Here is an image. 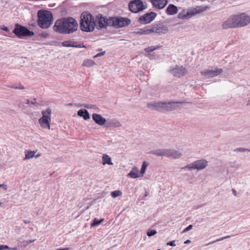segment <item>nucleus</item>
<instances>
[{"label": "nucleus", "instance_id": "5fc2aeb1", "mask_svg": "<svg viewBox=\"0 0 250 250\" xmlns=\"http://www.w3.org/2000/svg\"><path fill=\"white\" fill-rule=\"evenodd\" d=\"M232 193H233V194L235 196H236V195H237L236 191L234 189H232Z\"/></svg>", "mask_w": 250, "mask_h": 250}, {"label": "nucleus", "instance_id": "c9c22d12", "mask_svg": "<svg viewBox=\"0 0 250 250\" xmlns=\"http://www.w3.org/2000/svg\"><path fill=\"white\" fill-rule=\"evenodd\" d=\"M198 13V12L197 11V9L196 7V8H194V9H193L191 12H188L187 15L188 16H189V17H191Z\"/></svg>", "mask_w": 250, "mask_h": 250}, {"label": "nucleus", "instance_id": "f3484780", "mask_svg": "<svg viewBox=\"0 0 250 250\" xmlns=\"http://www.w3.org/2000/svg\"><path fill=\"white\" fill-rule=\"evenodd\" d=\"M208 162L205 159L196 160L193 162L195 169L202 170L204 169L208 166Z\"/></svg>", "mask_w": 250, "mask_h": 250}, {"label": "nucleus", "instance_id": "8fccbe9b", "mask_svg": "<svg viewBox=\"0 0 250 250\" xmlns=\"http://www.w3.org/2000/svg\"><path fill=\"white\" fill-rule=\"evenodd\" d=\"M0 248L2 250L4 249H11V248L7 245H0Z\"/></svg>", "mask_w": 250, "mask_h": 250}, {"label": "nucleus", "instance_id": "1a4fd4ad", "mask_svg": "<svg viewBox=\"0 0 250 250\" xmlns=\"http://www.w3.org/2000/svg\"><path fill=\"white\" fill-rule=\"evenodd\" d=\"M95 20H96L97 28L98 29L106 28L107 26H110L109 18L107 19L105 16H103L101 14H98L96 16V18H95Z\"/></svg>", "mask_w": 250, "mask_h": 250}, {"label": "nucleus", "instance_id": "680f3d73", "mask_svg": "<svg viewBox=\"0 0 250 250\" xmlns=\"http://www.w3.org/2000/svg\"><path fill=\"white\" fill-rule=\"evenodd\" d=\"M247 105H250V98H249V99L248 101V103H247Z\"/></svg>", "mask_w": 250, "mask_h": 250}, {"label": "nucleus", "instance_id": "de8ad7c7", "mask_svg": "<svg viewBox=\"0 0 250 250\" xmlns=\"http://www.w3.org/2000/svg\"><path fill=\"white\" fill-rule=\"evenodd\" d=\"M167 245L170 246H173V247L176 246V245L175 244V241L174 240H173V241H170V242L167 243Z\"/></svg>", "mask_w": 250, "mask_h": 250}, {"label": "nucleus", "instance_id": "4468645a", "mask_svg": "<svg viewBox=\"0 0 250 250\" xmlns=\"http://www.w3.org/2000/svg\"><path fill=\"white\" fill-rule=\"evenodd\" d=\"M223 72L222 69H216L215 70L205 69L201 71L202 75L204 76L205 78L208 79L218 76Z\"/></svg>", "mask_w": 250, "mask_h": 250}, {"label": "nucleus", "instance_id": "473e14b6", "mask_svg": "<svg viewBox=\"0 0 250 250\" xmlns=\"http://www.w3.org/2000/svg\"><path fill=\"white\" fill-rule=\"evenodd\" d=\"M178 18L180 19H184L190 18L189 16H188L187 14H185V11H183L182 12H180L178 15Z\"/></svg>", "mask_w": 250, "mask_h": 250}, {"label": "nucleus", "instance_id": "c85d7f7f", "mask_svg": "<svg viewBox=\"0 0 250 250\" xmlns=\"http://www.w3.org/2000/svg\"><path fill=\"white\" fill-rule=\"evenodd\" d=\"M149 164L147 161H144L142 166L141 169L140 170V174L143 175L146 172V167Z\"/></svg>", "mask_w": 250, "mask_h": 250}, {"label": "nucleus", "instance_id": "c756f323", "mask_svg": "<svg viewBox=\"0 0 250 250\" xmlns=\"http://www.w3.org/2000/svg\"><path fill=\"white\" fill-rule=\"evenodd\" d=\"M121 125H122L119 121L114 120L110 121V125H109V126L117 127H120Z\"/></svg>", "mask_w": 250, "mask_h": 250}, {"label": "nucleus", "instance_id": "a19ab883", "mask_svg": "<svg viewBox=\"0 0 250 250\" xmlns=\"http://www.w3.org/2000/svg\"><path fill=\"white\" fill-rule=\"evenodd\" d=\"M83 107L88 108V109H97V107L96 105L94 104H84L83 105Z\"/></svg>", "mask_w": 250, "mask_h": 250}, {"label": "nucleus", "instance_id": "bf43d9fd", "mask_svg": "<svg viewBox=\"0 0 250 250\" xmlns=\"http://www.w3.org/2000/svg\"><path fill=\"white\" fill-rule=\"evenodd\" d=\"M41 154H37V155H35L34 157H35V158H38V157H39L40 156H41Z\"/></svg>", "mask_w": 250, "mask_h": 250}, {"label": "nucleus", "instance_id": "bb28decb", "mask_svg": "<svg viewBox=\"0 0 250 250\" xmlns=\"http://www.w3.org/2000/svg\"><path fill=\"white\" fill-rule=\"evenodd\" d=\"M36 153L35 151H25V158L24 160L29 159L34 157Z\"/></svg>", "mask_w": 250, "mask_h": 250}, {"label": "nucleus", "instance_id": "ea45409f", "mask_svg": "<svg viewBox=\"0 0 250 250\" xmlns=\"http://www.w3.org/2000/svg\"><path fill=\"white\" fill-rule=\"evenodd\" d=\"M235 152H244L245 151L250 152V150L247 148H244L242 147L237 148L234 150Z\"/></svg>", "mask_w": 250, "mask_h": 250}, {"label": "nucleus", "instance_id": "4d7b16f0", "mask_svg": "<svg viewBox=\"0 0 250 250\" xmlns=\"http://www.w3.org/2000/svg\"><path fill=\"white\" fill-rule=\"evenodd\" d=\"M190 242H191L190 240H186V241H185L184 242V244H189V243H190Z\"/></svg>", "mask_w": 250, "mask_h": 250}, {"label": "nucleus", "instance_id": "39448f33", "mask_svg": "<svg viewBox=\"0 0 250 250\" xmlns=\"http://www.w3.org/2000/svg\"><path fill=\"white\" fill-rule=\"evenodd\" d=\"M13 32L20 39H22L25 37H31L34 35V32L29 30L27 27L19 23L15 25Z\"/></svg>", "mask_w": 250, "mask_h": 250}, {"label": "nucleus", "instance_id": "7ed1b4c3", "mask_svg": "<svg viewBox=\"0 0 250 250\" xmlns=\"http://www.w3.org/2000/svg\"><path fill=\"white\" fill-rule=\"evenodd\" d=\"M96 26V20L94 17L88 12H83L81 15L80 28L84 32H90L94 31Z\"/></svg>", "mask_w": 250, "mask_h": 250}, {"label": "nucleus", "instance_id": "2eb2a0df", "mask_svg": "<svg viewBox=\"0 0 250 250\" xmlns=\"http://www.w3.org/2000/svg\"><path fill=\"white\" fill-rule=\"evenodd\" d=\"M147 107L151 110H156L159 111L163 112L164 102L148 103Z\"/></svg>", "mask_w": 250, "mask_h": 250}, {"label": "nucleus", "instance_id": "09e8293b", "mask_svg": "<svg viewBox=\"0 0 250 250\" xmlns=\"http://www.w3.org/2000/svg\"><path fill=\"white\" fill-rule=\"evenodd\" d=\"M0 28L3 30V31H6V32H9V29L6 27V26H1L0 27Z\"/></svg>", "mask_w": 250, "mask_h": 250}, {"label": "nucleus", "instance_id": "a878e982", "mask_svg": "<svg viewBox=\"0 0 250 250\" xmlns=\"http://www.w3.org/2000/svg\"><path fill=\"white\" fill-rule=\"evenodd\" d=\"M103 164L104 165L108 164L109 165H112L113 163L111 162V158L106 154H104L102 157Z\"/></svg>", "mask_w": 250, "mask_h": 250}, {"label": "nucleus", "instance_id": "7c9ffc66", "mask_svg": "<svg viewBox=\"0 0 250 250\" xmlns=\"http://www.w3.org/2000/svg\"><path fill=\"white\" fill-rule=\"evenodd\" d=\"M160 48L159 46H151L146 47L145 49L146 52L150 53Z\"/></svg>", "mask_w": 250, "mask_h": 250}, {"label": "nucleus", "instance_id": "79ce46f5", "mask_svg": "<svg viewBox=\"0 0 250 250\" xmlns=\"http://www.w3.org/2000/svg\"><path fill=\"white\" fill-rule=\"evenodd\" d=\"M157 231L154 229H149L147 231V235L150 237L155 235Z\"/></svg>", "mask_w": 250, "mask_h": 250}, {"label": "nucleus", "instance_id": "5701e85b", "mask_svg": "<svg viewBox=\"0 0 250 250\" xmlns=\"http://www.w3.org/2000/svg\"><path fill=\"white\" fill-rule=\"evenodd\" d=\"M133 34L136 35H146L149 34V27H146L144 28H138L136 29L133 32Z\"/></svg>", "mask_w": 250, "mask_h": 250}, {"label": "nucleus", "instance_id": "a211bd4d", "mask_svg": "<svg viewBox=\"0 0 250 250\" xmlns=\"http://www.w3.org/2000/svg\"><path fill=\"white\" fill-rule=\"evenodd\" d=\"M92 119L96 124L99 125H103L106 123V120L101 115L93 113L92 115Z\"/></svg>", "mask_w": 250, "mask_h": 250}, {"label": "nucleus", "instance_id": "0e129e2a", "mask_svg": "<svg viewBox=\"0 0 250 250\" xmlns=\"http://www.w3.org/2000/svg\"><path fill=\"white\" fill-rule=\"evenodd\" d=\"M160 250V249H158V250Z\"/></svg>", "mask_w": 250, "mask_h": 250}, {"label": "nucleus", "instance_id": "69168bd1", "mask_svg": "<svg viewBox=\"0 0 250 250\" xmlns=\"http://www.w3.org/2000/svg\"><path fill=\"white\" fill-rule=\"evenodd\" d=\"M0 250H2L0 248Z\"/></svg>", "mask_w": 250, "mask_h": 250}, {"label": "nucleus", "instance_id": "49530a36", "mask_svg": "<svg viewBox=\"0 0 250 250\" xmlns=\"http://www.w3.org/2000/svg\"><path fill=\"white\" fill-rule=\"evenodd\" d=\"M105 51H103L101 53H99L97 54L95 56H94V58H97V57L103 56L105 54Z\"/></svg>", "mask_w": 250, "mask_h": 250}, {"label": "nucleus", "instance_id": "9b49d317", "mask_svg": "<svg viewBox=\"0 0 250 250\" xmlns=\"http://www.w3.org/2000/svg\"><path fill=\"white\" fill-rule=\"evenodd\" d=\"M169 72L174 76L180 78L186 74L188 71L186 68L183 66L176 65L174 67H170Z\"/></svg>", "mask_w": 250, "mask_h": 250}, {"label": "nucleus", "instance_id": "ddd939ff", "mask_svg": "<svg viewBox=\"0 0 250 250\" xmlns=\"http://www.w3.org/2000/svg\"><path fill=\"white\" fill-rule=\"evenodd\" d=\"M185 103H186V102L185 101L169 102L167 103L164 102L163 112L171 111L176 110L178 108H179V105L177 104H182Z\"/></svg>", "mask_w": 250, "mask_h": 250}, {"label": "nucleus", "instance_id": "3c124183", "mask_svg": "<svg viewBox=\"0 0 250 250\" xmlns=\"http://www.w3.org/2000/svg\"><path fill=\"white\" fill-rule=\"evenodd\" d=\"M75 105L76 106H77L78 107H83V105H84V104H75Z\"/></svg>", "mask_w": 250, "mask_h": 250}, {"label": "nucleus", "instance_id": "f704fd0d", "mask_svg": "<svg viewBox=\"0 0 250 250\" xmlns=\"http://www.w3.org/2000/svg\"><path fill=\"white\" fill-rule=\"evenodd\" d=\"M103 219L97 220L96 219H95L93 222L91 223V226L92 227L97 226L100 225L103 222Z\"/></svg>", "mask_w": 250, "mask_h": 250}, {"label": "nucleus", "instance_id": "864d4df0", "mask_svg": "<svg viewBox=\"0 0 250 250\" xmlns=\"http://www.w3.org/2000/svg\"><path fill=\"white\" fill-rule=\"evenodd\" d=\"M36 98H34V99H33V101H31V102H30V103H31V104H36Z\"/></svg>", "mask_w": 250, "mask_h": 250}, {"label": "nucleus", "instance_id": "e2e57ef3", "mask_svg": "<svg viewBox=\"0 0 250 250\" xmlns=\"http://www.w3.org/2000/svg\"><path fill=\"white\" fill-rule=\"evenodd\" d=\"M69 105H72V104H68Z\"/></svg>", "mask_w": 250, "mask_h": 250}, {"label": "nucleus", "instance_id": "58836bf2", "mask_svg": "<svg viewBox=\"0 0 250 250\" xmlns=\"http://www.w3.org/2000/svg\"><path fill=\"white\" fill-rule=\"evenodd\" d=\"M38 36L41 38L46 39L49 37V34L47 32L44 31V32L40 33L38 35Z\"/></svg>", "mask_w": 250, "mask_h": 250}, {"label": "nucleus", "instance_id": "dca6fc26", "mask_svg": "<svg viewBox=\"0 0 250 250\" xmlns=\"http://www.w3.org/2000/svg\"><path fill=\"white\" fill-rule=\"evenodd\" d=\"M62 45L64 47H71L75 48H85V46L83 43H78L77 42L65 41L62 42Z\"/></svg>", "mask_w": 250, "mask_h": 250}, {"label": "nucleus", "instance_id": "6e6552de", "mask_svg": "<svg viewBox=\"0 0 250 250\" xmlns=\"http://www.w3.org/2000/svg\"><path fill=\"white\" fill-rule=\"evenodd\" d=\"M128 7L132 12L136 13L146 9V5L141 0H133L129 2Z\"/></svg>", "mask_w": 250, "mask_h": 250}, {"label": "nucleus", "instance_id": "6e6d98bb", "mask_svg": "<svg viewBox=\"0 0 250 250\" xmlns=\"http://www.w3.org/2000/svg\"><path fill=\"white\" fill-rule=\"evenodd\" d=\"M23 222L25 223V224H29L30 221L29 220H23Z\"/></svg>", "mask_w": 250, "mask_h": 250}, {"label": "nucleus", "instance_id": "72a5a7b5", "mask_svg": "<svg viewBox=\"0 0 250 250\" xmlns=\"http://www.w3.org/2000/svg\"><path fill=\"white\" fill-rule=\"evenodd\" d=\"M122 194V192L120 190H115L111 192V196L113 198H116Z\"/></svg>", "mask_w": 250, "mask_h": 250}, {"label": "nucleus", "instance_id": "f257e3e1", "mask_svg": "<svg viewBox=\"0 0 250 250\" xmlns=\"http://www.w3.org/2000/svg\"><path fill=\"white\" fill-rule=\"evenodd\" d=\"M77 21L72 17L62 18L57 20L53 26L54 31L61 34H69L78 29Z\"/></svg>", "mask_w": 250, "mask_h": 250}, {"label": "nucleus", "instance_id": "b1692460", "mask_svg": "<svg viewBox=\"0 0 250 250\" xmlns=\"http://www.w3.org/2000/svg\"><path fill=\"white\" fill-rule=\"evenodd\" d=\"M127 176L134 179L140 177L138 169L135 167H133L130 172L127 174Z\"/></svg>", "mask_w": 250, "mask_h": 250}, {"label": "nucleus", "instance_id": "2f4dec72", "mask_svg": "<svg viewBox=\"0 0 250 250\" xmlns=\"http://www.w3.org/2000/svg\"><path fill=\"white\" fill-rule=\"evenodd\" d=\"M181 169L183 170L188 169V170H191L192 169H195V167L194 166V164H193V162L190 164L187 165L185 166V167H182L181 168Z\"/></svg>", "mask_w": 250, "mask_h": 250}, {"label": "nucleus", "instance_id": "412c9836", "mask_svg": "<svg viewBox=\"0 0 250 250\" xmlns=\"http://www.w3.org/2000/svg\"><path fill=\"white\" fill-rule=\"evenodd\" d=\"M167 157H171L172 159H178L182 156V153L178 151L173 149H168Z\"/></svg>", "mask_w": 250, "mask_h": 250}, {"label": "nucleus", "instance_id": "20e7f679", "mask_svg": "<svg viewBox=\"0 0 250 250\" xmlns=\"http://www.w3.org/2000/svg\"><path fill=\"white\" fill-rule=\"evenodd\" d=\"M38 25L42 29L50 26L53 21V15L50 11L45 10H39L37 13Z\"/></svg>", "mask_w": 250, "mask_h": 250}, {"label": "nucleus", "instance_id": "aec40b11", "mask_svg": "<svg viewBox=\"0 0 250 250\" xmlns=\"http://www.w3.org/2000/svg\"><path fill=\"white\" fill-rule=\"evenodd\" d=\"M168 149H158L150 151L149 153L157 156H165L167 157Z\"/></svg>", "mask_w": 250, "mask_h": 250}, {"label": "nucleus", "instance_id": "a18cd8bd", "mask_svg": "<svg viewBox=\"0 0 250 250\" xmlns=\"http://www.w3.org/2000/svg\"><path fill=\"white\" fill-rule=\"evenodd\" d=\"M11 88H14L15 89H24V87L21 84H20L18 86H11Z\"/></svg>", "mask_w": 250, "mask_h": 250}, {"label": "nucleus", "instance_id": "37998d69", "mask_svg": "<svg viewBox=\"0 0 250 250\" xmlns=\"http://www.w3.org/2000/svg\"><path fill=\"white\" fill-rule=\"evenodd\" d=\"M35 241V240H30L29 241H24L22 242V243L23 244V245L24 247H26L29 244L34 242Z\"/></svg>", "mask_w": 250, "mask_h": 250}, {"label": "nucleus", "instance_id": "052dcab7", "mask_svg": "<svg viewBox=\"0 0 250 250\" xmlns=\"http://www.w3.org/2000/svg\"><path fill=\"white\" fill-rule=\"evenodd\" d=\"M30 102H30L29 100H26V104H31V103H30Z\"/></svg>", "mask_w": 250, "mask_h": 250}, {"label": "nucleus", "instance_id": "e433bc0d", "mask_svg": "<svg viewBox=\"0 0 250 250\" xmlns=\"http://www.w3.org/2000/svg\"><path fill=\"white\" fill-rule=\"evenodd\" d=\"M208 8V6H198L197 7L198 13L206 11Z\"/></svg>", "mask_w": 250, "mask_h": 250}, {"label": "nucleus", "instance_id": "6ab92c4d", "mask_svg": "<svg viewBox=\"0 0 250 250\" xmlns=\"http://www.w3.org/2000/svg\"><path fill=\"white\" fill-rule=\"evenodd\" d=\"M152 4L155 8L159 9L164 8L167 4V0H150Z\"/></svg>", "mask_w": 250, "mask_h": 250}, {"label": "nucleus", "instance_id": "13d9d810", "mask_svg": "<svg viewBox=\"0 0 250 250\" xmlns=\"http://www.w3.org/2000/svg\"><path fill=\"white\" fill-rule=\"evenodd\" d=\"M69 248L58 249L56 250H68Z\"/></svg>", "mask_w": 250, "mask_h": 250}, {"label": "nucleus", "instance_id": "393cba45", "mask_svg": "<svg viewBox=\"0 0 250 250\" xmlns=\"http://www.w3.org/2000/svg\"><path fill=\"white\" fill-rule=\"evenodd\" d=\"M78 115L83 117L84 120H87L90 119V116L88 112L86 109H80L78 111Z\"/></svg>", "mask_w": 250, "mask_h": 250}, {"label": "nucleus", "instance_id": "423d86ee", "mask_svg": "<svg viewBox=\"0 0 250 250\" xmlns=\"http://www.w3.org/2000/svg\"><path fill=\"white\" fill-rule=\"evenodd\" d=\"M110 26H113L115 28H121L126 26L130 24L131 21L127 18H123L122 17H110L109 18Z\"/></svg>", "mask_w": 250, "mask_h": 250}, {"label": "nucleus", "instance_id": "4be33fe9", "mask_svg": "<svg viewBox=\"0 0 250 250\" xmlns=\"http://www.w3.org/2000/svg\"><path fill=\"white\" fill-rule=\"evenodd\" d=\"M178 12V8L177 6L173 4L168 5L166 9V13L168 15H173L176 14Z\"/></svg>", "mask_w": 250, "mask_h": 250}, {"label": "nucleus", "instance_id": "0eeeda50", "mask_svg": "<svg viewBox=\"0 0 250 250\" xmlns=\"http://www.w3.org/2000/svg\"><path fill=\"white\" fill-rule=\"evenodd\" d=\"M42 117L39 120V123L43 128H50L51 110L49 108L42 111Z\"/></svg>", "mask_w": 250, "mask_h": 250}, {"label": "nucleus", "instance_id": "c03bdc74", "mask_svg": "<svg viewBox=\"0 0 250 250\" xmlns=\"http://www.w3.org/2000/svg\"><path fill=\"white\" fill-rule=\"evenodd\" d=\"M193 228V226L192 225H189L188 226L187 228H186L182 232V233H185L186 232H187L190 229H191Z\"/></svg>", "mask_w": 250, "mask_h": 250}, {"label": "nucleus", "instance_id": "4c0bfd02", "mask_svg": "<svg viewBox=\"0 0 250 250\" xmlns=\"http://www.w3.org/2000/svg\"><path fill=\"white\" fill-rule=\"evenodd\" d=\"M229 237H230L229 236H227L223 237H221V238H220L219 239H216L215 241H212L211 242H209L208 244H206V246H208V245H209L210 244H213L214 243H215L216 242L220 241H222V240H224L225 239L228 238H229Z\"/></svg>", "mask_w": 250, "mask_h": 250}, {"label": "nucleus", "instance_id": "f03ea898", "mask_svg": "<svg viewBox=\"0 0 250 250\" xmlns=\"http://www.w3.org/2000/svg\"><path fill=\"white\" fill-rule=\"evenodd\" d=\"M250 23V17L245 13L233 15L228 18L223 23L222 28H236L244 27Z\"/></svg>", "mask_w": 250, "mask_h": 250}, {"label": "nucleus", "instance_id": "9d476101", "mask_svg": "<svg viewBox=\"0 0 250 250\" xmlns=\"http://www.w3.org/2000/svg\"><path fill=\"white\" fill-rule=\"evenodd\" d=\"M148 27L149 33L166 34L168 31V27L163 23L155 24Z\"/></svg>", "mask_w": 250, "mask_h": 250}, {"label": "nucleus", "instance_id": "f8f14e48", "mask_svg": "<svg viewBox=\"0 0 250 250\" xmlns=\"http://www.w3.org/2000/svg\"><path fill=\"white\" fill-rule=\"evenodd\" d=\"M156 16V13L153 12L146 13L139 18L138 21L143 24L149 23L155 19Z\"/></svg>", "mask_w": 250, "mask_h": 250}, {"label": "nucleus", "instance_id": "603ef678", "mask_svg": "<svg viewBox=\"0 0 250 250\" xmlns=\"http://www.w3.org/2000/svg\"><path fill=\"white\" fill-rule=\"evenodd\" d=\"M0 188H4L5 190L7 189V186L3 184L0 185Z\"/></svg>", "mask_w": 250, "mask_h": 250}, {"label": "nucleus", "instance_id": "cd10ccee", "mask_svg": "<svg viewBox=\"0 0 250 250\" xmlns=\"http://www.w3.org/2000/svg\"><path fill=\"white\" fill-rule=\"evenodd\" d=\"M94 64H95V63L93 61L91 60L87 59L83 61V65L86 67H90Z\"/></svg>", "mask_w": 250, "mask_h": 250}]
</instances>
